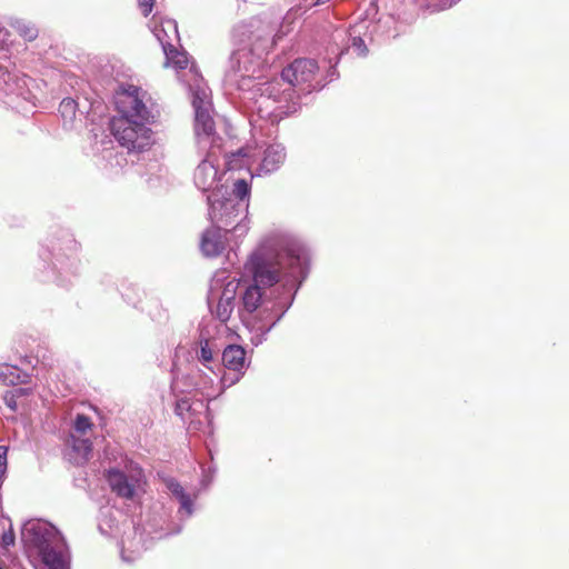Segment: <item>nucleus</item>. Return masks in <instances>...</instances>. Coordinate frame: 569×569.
Wrapping results in <instances>:
<instances>
[{
  "instance_id": "nucleus-1",
  "label": "nucleus",
  "mask_w": 569,
  "mask_h": 569,
  "mask_svg": "<svg viewBox=\"0 0 569 569\" xmlns=\"http://www.w3.org/2000/svg\"><path fill=\"white\" fill-rule=\"evenodd\" d=\"M307 253L295 239L287 236L268 238L249 258L246 269L252 274L254 284L241 293L239 316L246 321L262 303L260 286L272 287L283 280L291 290L299 277H303Z\"/></svg>"
},
{
  "instance_id": "nucleus-2",
  "label": "nucleus",
  "mask_w": 569,
  "mask_h": 569,
  "mask_svg": "<svg viewBox=\"0 0 569 569\" xmlns=\"http://www.w3.org/2000/svg\"><path fill=\"white\" fill-rule=\"evenodd\" d=\"M318 64L312 59H296L281 72V80L258 82L256 91L259 96L253 102V108L262 119L278 122L282 118L298 110V97L295 87H301V91L311 92L323 86L315 81Z\"/></svg>"
},
{
  "instance_id": "nucleus-3",
  "label": "nucleus",
  "mask_w": 569,
  "mask_h": 569,
  "mask_svg": "<svg viewBox=\"0 0 569 569\" xmlns=\"http://www.w3.org/2000/svg\"><path fill=\"white\" fill-rule=\"evenodd\" d=\"M274 28L262 21L260 18H252L250 21L239 24L233 31V38L239 47L230 57V67L226 72V81L240 90L253 89L254 99L259 96L254 83L252 87L248 82L260 71L263 63L262 56L272 48L274 39L272 38Z\"/></svg>"
},
{
  "instance_id": "nucleus-4",
  "label": "nucleus",
  "mask_w": 569,
  "mask_h": 569,
  "mask_svg": "<svg viewBox=\"0 0 569 569\" xmlns=\"http://www.w3.org/2000/svg\"><path fill=\"white\" fill-rule=\"evenodd\" d=\"M114 103L120 116L110 120V130L119 144L131 151H143L152 143V131L147 127L151 113L140 97V89L129 86L117 92Z\"/></svg>"
},
{
  "instance_id": "nucleus-5",
  "label": "nucleus",
  "mask_w": 569,
  "mask_h": 569,
  "mask_svg": "<svg viewBox=\"0 0 569 569\" xmlns=\"http://www.w3.org/2000/svg\"><path fill=\"white\" fill-rule=\"evenodd\" d=\"M223 186L207 197L209 218L212 224L231 232L236 238L243 237L248 230V208L250 200V184L246 179L233 182L232 192L224 196Z\"/></svg>"
},
{
  "instance_id": "nucleus-6",
  "label": "nucleus",
  "mask_w": 569,
  "mask_h": 569,
  "mask_svg": "<svg viewBox=\"0 0 569 569\" xmlns=\"http://www.w3.org/2000/svg\"><path fill=\"white\" fill-rule=\"evenodd\" d=\"M21 540L26 550L38 556L44 566L63 569L68 546L60 531L43 520H29L21 530Z\"/></svg>"
},
{
  "instance_id": "nucleus-7",
  "label": "nucleus",
  "mask_w": 569,
  "mask_h": 569,
  "mask_svg": "<svg viewBox=\"0 0 569 569\" xmlns=\"http://www.w3.org/2000/svg\"><path fill=\"white\" fill-rule=\"evenodd\" d=\"M240 280L228 274L226 270L217 271L210 280L207 303L210 313L226 323L237 306Z\"/></svg>"
},
{
  "instance_id": "nucleus-8",
  "label": "nucleus",
  "mask_w": 569,
  "mask_h": 569,
  "mask_svg": "<svg viewBox=\"0 0 569 569\" xmlns=\"http://www.w3.org/2000/svg\"><path fill=\"white\" fill-rule=\"evenodd\" d=\"M222 139L218 134H212V141L207 143L206 148H199L206 152V157L197 166L193 173L196 187L202 192L214 191L218 187L219 172L217 168L218 157L221 152Z\"/></svg>"
},
{
  "instance_id": "nucleus-9",
  "label": "nucleus",
  "mask_w": 569,
  "mask_h": 569,
  "mask_svg": "<svg viewBox=\"0 0 569 569\" xmlns=\"http://www.w3.org/2000/svg\"><path fill=\"white\" fill-rule=\"evenodd\" d=\"M192 106L194 108V132L197 144L206 148L207 143L212 141L214 131V121L210 114V102L204 88L192 89Z\"/></svg>"
},
{
  "instance_id": "nucleus-10",
  "label": "nucleus",
  "mask_w": 569,
  "mask_h": 569,
  "mask_svg": "<svg viewBox=\"0 0 569 569\" xmlns=\"http://www.w3.org/2000/svg\"><path fill=\"white\" fill-rule=\"evenodd\" d=\"M140 477L141 471L129 477L120 470L111 469L108 471L107 479L112 491H114L119 497L131 499L134 495Z\"/></svg>"
},
{
  "instance_id": "nucleus-11",
  "label": "nucleus",
  "mask_w": 569,
  "mask_h": 569,
  "mask_svg": "<svg viewBox=\"0 0 569 569\" xmlns=\"http://www.w3.org/2000/svg\"><path fill=\"white\" fill-rule=\"evenodd\" d=\"M223 228L212 224L203 231L200 242L201 251L207 257L220 256L226 249V236Z\"/></svg>"
},
{
  "instance_id": "nucleus-12",
  "label": "nucleus",
  "mask_w": 569,
  "mask_h": 569,
  "mask_svg": "<svg viewBox=\"0 0 569 569\" xmlns=\"http://www.w3.org/2000/svg\"><path fill=\"white\" fill-rule=\"evenodd\" d=\"M286 159V151L280 143H273L263 151V158L258 168L259 174L271 173L279 169Z\"/></svg>"
},
{
  "instance_id": "nucleus-13",
  "label": "nucleus",
  "mask_w": 569,
  "mask_h": 569,
  "mask_svg": "<svg viewBox=\"0 0 569 569\" xmlns=\"http://www.w3.org/2000/svg\"><path fill=\"white\" fill-rule=\"evenodd\" d=\"M222 362L227 369L240 372L246 365V350L237 345L228 346L222 352Z\"/></svg>"
},
{
  "instance_id": "nucleus-14",
  "label": "nucleus",
  "mask_w": 569,
  "mask_h": 569,
  "mask_svg": "<svg viewBox=\"0 0 569 569\" xmlns=\"http://www.w3.org/2000/svg\"><path fill=\"white\" fill-rule=\"evenodd\" d=\"M164 485L172 496L178 499L180 503L179 512L184 511L186 516L190 517L193 512V501L184 491L183 487L173 478L164 479Z\"/></svg>"
},
{
  "instance_id": "nucleus-15",
  "label": "nucleus",
  "mask_w": 569,
  "mask_h": 569,
  "mask_svg": "<svg viewBox=\"0 0 569 569\" xmlns=\"http://www.w3.org/2000/svg\"><path fill=\"white\" fill-rule=\"evenodd\" d=\"M158 40L162 46L166 54V64L172 66L176 69H184L188 66V57L186 52L178 51L172 43L164 41L160 33H158Z\"/></svg>"
},
{
  "instance_id": "nucleus-16",
  "label": "nucleus",
  "mask_w": 569,
  "mask_h": 569,
  "mask_svg": "<svg viewBox=\"0 0 569 569\" xmlns=\"http://www.w3.org/2000/svg\"><path fill=\"white\" fill-rule=\"evenodd\" d=\"M29 375L18 368L17 366H12L9 363L0 365V381L4 385H18L24 383L28 381Z\"/></svg>"
},
{
  "instance_id": "nucleus-17",
  "label": "nucleus",
  "mask_w": 569,
  "mask_h": 569,
  "mask_svg": "<svg viewBox=\"0 0 569 569\" xmlns=\"http://www.w3.org/2000/svg\"><path fill=\"white\" fill-rule=\"evenodd\" d=\"M365 29L363 23H357L350 27L348 33H349V40L351 41V47L357 52L358 56H366L368 52V49L366 47V43L361 37L362 30Z\"/></svg>"
},
{
  "instance_id": "nucleus-18",
  "label": "nucleus",
  "mask_w": 569,
  "mask_h": 569,
  "mask_svg": "<svg viewBox=\"0 0 569 569\" xmlns=\"http://www.w3.org/2000/svg\"><path fill=\"white\" fill-rule=\"evenodd\" d=\"M78 103L71 98H66L60 102L59 113L64 124L72 123L76 119Z\"/></svg>"
},
{
  "instance_id": "nucleus-19",
  "label": "nucleus",
  "mask_w": 569,
  "mask_h": 569,
  "mask_svg": "<svg viewBox=\"0 0 569 569\" xmlns=\"http://www.w3.org/2000/svg\"><path fill=\"white\" fill-rule=\"evenodd\" d=\"M99 530L102 535L111 536L116 527V517L111 509H102L100 511Z\"/></svg>"
},
{
  "instance_id": "nucleus-20",
  "label": "nucleus",
  "mask_w": 569,
  "mask_h": 569,
  "mask_svg": "<svg viewBox=\"0 0 569 569\" xmlns=\"http://www.w3.org/2000/svg\"><path fill=\"white\" fill-rule=\"evenodd\" d=\"M71 447L81 460L86 461L89 459L92 451V442L89 439L71 436Z\"/></svg>"
},
{
  "instance_id": "nucleus-21",
  "label": "nucleus",
  "mask_w": 569,
  "mask_h": 569,
  "mask_svg": "<svg viewBox=\"0 0 569 569\" xmlns=\"http://www.w3.org/2000/svg\"><path fill=\"white\" fill-rule=\"evenodd\" d=\"M158 33L164 40L171 43L172 38H179L178 33V24L173 19H166L161 23L160 29H156V37L158 38Z\"/></svg>"
},
{
  "instance_id": "nucleus-22",
  "label": "nucleus",
  "mask_w": 569,
  "mask_h": 569,
  "mask_svg": "<svg viewBox=\"0 0 569 569\" xmlns=\"http://www.w3.org/2000/svg\"><path fill=\"white\" fill-rule=\"evenodd\" d=\"M12 27L21 37H23L28 41H32L38 37L37 28L24 21L17 20L14 21V23H12Z\"/></svg>"
},
{
  "instance_id": "nucleus-23",
  "label": "nucleus",
  "mask_w": 569,
  "mask_h": 569,
  "mask_svg": "<svg viewBox=\"0 0 569 569\" xmlns=\"http://www.w3.org/2000/svg\"><path fill=\"white\" fill-rule=\"evenodd\" d=\"M293 298H290L288 301L279 300L277 302H273L272 306H284V309L274 318V320L269 326H260L259 330L263 331L264 333L269 332L274 325L283 317L286 311L289 309V307L292 303Z\"/></svg>"
},
{
  "instance_id": "nucleus-24",
  "label": "nucleus",
  "mask_w": 569,
  "mask_h": 569,
  "mask_svg": "<svg viewBox=\"0 0 569 569\" xmlns=\"http://www.w3.org/2000/svg\"><path fill=\"white\" fill-rule=\"evenodd\" d=\"M199 360L209 369H211L210 363L213 360V352L212 349L209 346V341L206 340L204 342H201L200 346V352H199Z\"/></svg>"
},
{
  "instance_id": "nucleus-25",
  "label": "nucleus",
  "mask_w": 569,
  "mask_h": 569,
  "mask_svg": "<svg viewBox=\"0 0 569 569\" xmlns=\"http://www.w3.org/2000/svg\"><path fill=\"white\" fill-rule=\"evenodd\" d=\"M92 423L90 419L84 415H78L74 420V430L79 433H86L91 429Z\"/></svg>"
},
{
  "instance_id": "nucleus-26",
  "label": "nucleus",
  "mask_w": 569,
  "mask_h": 569,
  "mask_svg": "<svg viewBox=\"0 0 569 569\" xmlns=\"http://www.w3.org/2000/svg\"><path fill=\"white\" fill-rule=\"evenodd\" d=\"M16 392L19 393V395H24L26 393V390L20 388V389H17L14 392H8L6 396H4V402L6 405L13 411L17 410V400H16Z\"/></svg>"
},
{
  "instance_id": "nucleus-27",
  "label": "nucleus",
  "mask_w": 569,
  "mask_h": 569,
  "mask_svg": "<svg viewBox=\"0 0 569 569\" xmlns=\"http://www.w3.org/2000/svg\"><path fill=\"white\" fill-rule=\"evenodd\" d=\"M14 532L10 527L8 531H4L1 536V546L3 549H8L9 547L14 545Z\"/></svg>"
},
{
  "instance_id": "nucleus-28",
  "label": "nucleus",
  "mask_w": 569,
  "mask_h": 569,
  "mask_svg": "<svg viewBox=\"0 0 569 569\" xmlns=\"http://www.w3.org/2000/svg\"><path fill=\"white\" fill-rule=\"evenodd\" d=\"M138 6L141 9L144 17H147L153 7V0H138Z\"/></svg>"
},
{
  "instance_id": "nucleus-29",
  "label": "nucleus",
  "mask_w": 569,
  "mask_h": 569,
  "mask_svg": "<svg viewBox=\"0 0 569 569\" xmlns=\"http://www.w3.org/2000/svg\"><path fill=\"white\" fill-rule=\"evenodd\" d=\"M242 156V150H239L237 153H232L227 160L226 166L228 170H234L237 168L236 161L238 157Z\"/></svg>"
},
{
  "instance_id": "nucleus-30",
  "label": "nucleus",
  "mask_w": 569,
  "mask_h": 569,
  "mask_svg": "<svg viewBox=\"0 0 569 569\" xmlns=\"http://www.w3.org/2000/svg\"><path fill=\"white\" fill-rule=\"evenodd\" d=\"M7 447L0 446V468L6 469L7 467Z\"/></svg>"
},
{
  "instance_id": "nucleus-31",
  "label": "nucleus",
  "mask_w": 569,
  "mask_h": 569,
  "mask_svg": "<svg viewBox=\"0 0 569 569\" xmlns=\"http://www.w3.org/2000/svg\"><path fill=\"white\" fill-rule=\"evenodd\" d=\"M460 0H441V3L435 10H445L451 8L453 4L459 2Z\"/></svg>"
},
{
  "instance_id": "nucleus-32",
  "label": "nucleus",
  "mask_w": 569,
  "mask_h": 569,
  "mask_svg": "<svg viewBox=\"0 0 569 569\" xmlns=\"http://www.w3.org/2000/svg\"><path fill=\"white\" fill-rule=\"evenodd\" d=\"M239 378H240L239 375L237 377H234V378H231V379H228L227 377H223L222 378V382H223V385L231 386L234 382H237L239 380Z\"/></svg>"
},
{
  "instance_id": "nucleus-33",
  "label": "nucleus",
  "mask_w": 569,
  "mask_h": 569,
  "mask_svg": "<svg viewBox=\"0 0 569 569\" xmlns=\"http://www.w3.org/2000/svg\"><path fill=\"white\" fill-rule=\"evenodd\" d=\"M188 406V401L186 400H180L178 403H177V408H176V411L177 413L180 415V410L183 409L184 407Z\"/></svg>"
},
{
  "instance_id": "nucleus-34",
  "label": "nucleus",
  "mask_w": 569,
  "mask_h": 569,
  "mask_svg": "<svg viewBox=\"0 0 569 569\" xmlns=\"http://www.w3.org/2000/svg\"><path fill=\"white\" fill-rule=\"evenodd\" d=\"M69 562H70V557H69V553L66 555V566L63 567V569H69ZM46 569H53L52 566H44Z\"/></svg>"
},
{
  "instance_id": "nucleus-35",
  "label": "nucleus",
  "mask_w": 569,
  "mask_h": 569,
  "mask_svg": "<svg viewBox=\"0 0 569 569\" xmlns=\"http://www.w3.org/2000/svg\"><path fill=\"white\" fill-rule=\"evenodd\" d=\"M7 77H8V79H4V82L9 87L10 93L13 94L14 92H13L12 89H10V84H9V81L12 80L13 78H12V76L10 73H7Z\"/></svg>"
},
{
  "instance_id": "nucleus-36",
  "label": "nucleus",
  "mask_w": 569,
  "mask_h": 569,
  "mask_svg": "<svg viewBox=\"0 0 569 569\" xmlns=\"http://www.w3.org/2000/svg\"><path fill=\"white\" fill-rule=\"evenodd\" d=\"M330 0H316L312 6H321V4H325L327 2H329Z\"/></svg>"
},
{
  "instance_id": "nucleus-37",
  "label": "nucleus",
  "mask_w": 569,
  "mask_h": 569,
  "mask_svg": "<svg viewBox=\"0 0 569 569\" xmlns=\"http://www.w3.org/2000/svg\"><path fill=\"white\" fill-rule=\"evenodd\" d=\"M121 555H122V558H123L124 560H128V561L132 560L131 558H127V557H126V555H124V550H122V551H121Z\"/></svg>"
},
{
  "instance_id": "nucleus-38",
  "label": "nucleus",
  "mask_w": 569,
  "mask_h": 569,
  "mask_svg": "<svg viewBox=\"0 0 569 569\" xmlns=\"http://www.w3.org/2000/svg\"><path fill=\"white\" fill-rule=\"evenodd\" d=\"M4 471H6V469L0 468V480L2 479V477L4 475Z\"/></svg>"
},
{
  "instance_id": "nucleus-39",
  "label": "nucleus",
  "mask_w": 569,
  "mask_h": 569,
  "mask_svg": "<svg viewBox=\"0 0 569 569\" xmlns=\"http://www.w3.org/2000/svg\"><path fill=\"white\" fill-rule=\"evenodd\" d=\"M0 569H2V568H0Z\"/></svg>"
}]
</instances>
